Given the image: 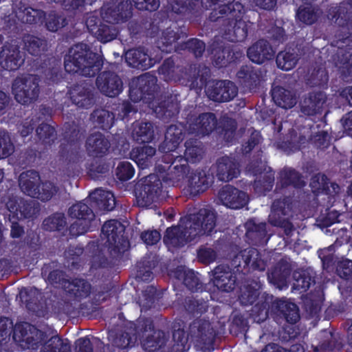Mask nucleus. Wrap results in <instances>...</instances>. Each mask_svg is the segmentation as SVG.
<instances>
[{"label": "nucleus", "mask_w": 352, "mask_h": 352, "mask_svg": "<svg viewBox=\"0 0 352 352\" xmlns=\"http://www.w3.org/2000/svg\"><path fill=\"white\" fill-rule=\"evenodd\" d=\"M155 153V147L144 145L133 148L129 155L130 158L136 163L140 168L144 169L151 165Z\"/></svg>", "instance_id": "79ce46f5"}, {"label": "nucleus", "mask_w": 352, "mask_h": 352, "mask_svg": "<svg viewBox=\"0 0 352 352\" xmlns=\"http://www.w3.org/2000/svg\"><path fill=\"white\" fill-rule=\"evenodd\" d=\"M68 215L76 220L66 229L68 239H76L93 231L92 228L96 223V216L92 209L86 204L80 201L69 208Z\"/></svg>", "instance_id": "1a4fd4ad"}, {"label": "nucleus", "mask_w": 352, "mask_h": 352, "mask_svg": "<svg viewBox=\"0 0 352 352\" xmlns=\"http://www.w3.org/2000/svg\"><path fill=\"white\" fill-rule=\"evenodd\" d=\"M217 222L214 210L201 208L197 213L186 217L183 226H171L166 229L163 242L168 247L180 248L203 235H210Z\"/></svg>", "instance_id": "7ed1b4c3"}, {"label": "nucleus", "mask_w": 352, "mask_h": 352, "mask_svg": "<svg viewBox=\"0 0 352 352\" xmlns=\"http://www.w3.org/2000/svg\"><path fill=\"white\" fill-rule=\"evenodd\" d=\"M292 272V265L285 258H282L272 268L267 274V278L270 283L279 289L287 285V279Z\"/></svg>", "instance_id": "7c9ffc66"}, {"label": "nucleus", "mask_w": 352, "mask_h": 352, "mask_svg": "<svg viewBox=\"0 0 352 352\" xmlns=\"http://www.w3.org/2000/svg\"><path fill=\"white\" fill-rule=\"evenodd\" d=\"M172 77L175 81L194 85L199 77V72L195 65L186 63L185 65H177L176 67V74Z\"/></svg>", "instance_id": "de8ad7c7"}, {"label": "nucleus", "mask_w": 352, "mask_h": 352, "mask_svg": "<svg viewBox=\"0 0 352 352\" xmlns=\"http://www.w3.org/2000/svg\"><path fill=\"white\" fill-rule=\"evenodd\" d=\"M327 96L322 91H313L305 96L300 102V111L304 116H314L321 114Z\"/></svg>", "instance_id": "b1692460"}, {"label": "nucleus", "mask_w": 352, "mask_h": 352, "mask_svg": "<svg viewBox=\"0 0 352 352\" xmlns=\"http://www.w3.org/2000/svg\"><path fill=\"white\" fill-rule=\"evenodd\" d=\"M185 152L183 158L188 162L195 163L199 162L203 153L202 143L195 138H190L185 142Z\"/></svg>", "instance_id": "6e6d98bb"}, {"label": "nucleus", "mask_w": 352, "mask_h": 352, "mask_svg": "<svg viewBox=\"0 0 352 352\" xmlns=\"http://www.w3.org/2000/svg\"><path fill=\"white\" fill-rule=\"evenodd\" d=\"M133 139L138 143H149L154 138V130L152 123L140 122L133 126Z\"/></svg>", "instance_id": "8fccbe9b"}, {"label": "nucleus", "mask_w": 352, "mask_h": 352, "mask_svg": "<svg viewBox=\"0 0 352 352\" xmlns=\"http://www.w3.org/2000/svg\"><path fill=\"white\" fill-rule=\"evenodd\" d=\"M6 206L18 219L33 218L39 212L38 204L32 200H10Z\"/></svg>", "instance_id": "bb28decb"}, {"label": "nucleus", "mask_w": 352, "mask_h": 352, "mask_svg": "<svg viewBox=\"0 0 352 352\" xmlns=\"http://www.w3.org/2000/svg\"><path fill=\"white\" fill-rule=\"evenodd\" d=\"M176 31L171 27L167 28L162 32L161 37L157 41V46L159 49L164 53H171L173 51L179 52L180 44L177 43V41L181 37L182 32H179V28L175 27Z\"/></svg>", "instance_id": "e433bc0d"}, {"label": "nucleus", "mask_w": 352, "mask_h": 352, "mask_svg": "<svg viewBox=\"0 0 352 352\" xmlns=\"http://www.w3.org/2000/svg\"><path fill=\"white\" fill-rule=\"evenodd\" d=\"M322 14L319 8L313 7L311 5L300 6L296 12L297 19L307 25H311L316 23Z\"/></svg>", "instance_id": "4d7b16f0"}, {"label": "nucleus", "mask_w": 352, "mask_h": 352, "mask_svg": "<svg viewBox=\"0 0 352 352\" xmlns=\"http://www.w3.org/2000/svg\"><path fill=\"white\" fill-rule=\"evenodd\" d=\"M315 278L316 274L310 268L295 270L293 273L292 289L300 293L307 292L311 285L315 284Z\"/></svg>", "instance_id": "37998d69"}, {"label": "nucleus", "mask_w": 352, "mask_h": 352, "mask_svg": "<svg viewBox=\"0 0 352 352\" xmlns=\"http://www.w3.org/2000/svg\"><path fill=\"white\" fill-rule=\"evenodd\" d=\"M231 264L236 272L247 274L254 271L264 272L266 262L259 251L254 248L241 250L232 259Z\"/></svg>", "instance_id": "f8f14e48"}, {"label": "nucleus", "mask_w": 352, "mask_h": 352, "mask_svg": "<svg viewBox=\"0 0 352 352\" xmlns=\"http://www.w3.org/2000/svg\"><path fill=\"white\" fill-rule=\"evenodd\" d=\"M151 322V327L145 328V331L140 335L138 340L141 342L143 349L146 352H156L162 348L166 342L165 333L162 330L155 329L154 323L150 318H143Z\"/></svg>", "instance_id": "a211bd4d"}, {"label": "nucleus", "mask_w": 352, "mask_h": 352, "mask_svg": "<svg viewBox=\"0 0 352 352\" xmlns=\"http://www.w3.org/2000/svg\"><path fill=\"white\" fill-rule=\"evenodd\" d=\"M276 308L287 322L294 324L300 320L299 309L295 303L279 300Z\"/></svg>", "instance_id": "3c124183"}, {"label": "nucleus", "mask_w": 352, "mask_h": 352, "mask_svg": "<svg viewBox=\"0 0 352 352\" xmlns=\"http://www.w3.org/2000/svg\"><path fill=\"white\" fill-rule=\"evenodd\" d=\"M91 118L100 128L107 130L111 128L114 122L115 116L112 112L104 109H98L93 111Z\"/></svg>", "instance_id": "338daca9"}, {"label": "nucleus", "mask_w": 352, "mask_h": 352, "mask_svg": "<svg viewBox=\"0 0 352 352\" xmlns=\"http://www.w3.org/2000/svg\"><path fill=\"white\" fill-rule=\"evenodd\" d=\"M188 132L199 138L210 135L214 130L227 143L234 140L237 123L228 116H223L218 122L214 113L205 112L197 116H192L188 121Z\"/></svg>", "instance_id": "39448f33"}, {"label": "nucleus", "mask_w": 352, "mask_h": 352, "mask_svg": "<svg viewBox=\"0 0 352 352\" xmlns=\"http://www.w3.org/2000/svg\"><path fill=\"white\" fill-rule=\"evenodd\" d=\"M327 19L337 24L334 38L327 48V60L338 68L342 78L352 77V0L331 4L327 10Z\"/></svg>", "instance_id": "f257e3e1"}, {"label": "nucleus", "mask_w": 352, "mask_h": 352, "mask_svg": "<svg viewBox=\"0 0 352 352\" xmlns=\"http://www.w3.org/2000/svg\"><path fill=\"white\" fill-rule=\"evenodd\" d=\"M23 348L37 350L47 338V333L28 322L15 326L8 317H0V345L10 340V336Z\"/></svg>", "instance_id": "6e6552de"}, {"label": "nucleus", "mask_w": 352, "mask_h": 352, "mask_svg": "<svg viewBox=\"0 0 352 352\" xmlns=\"http://www.w3.org/2000/svg\"><path fill=\"white\" fill-rule=\"evenodd\" d=\"M127 64L133 68L146 70L152 67L155 61L141 49H131L125 54Z\"/></svg>", "instance_id": "a19ab883"}, {"label": "nucleus", "mask_w": 352, "mask_h": 352, "mask_svg": "<svg viewBox=\"0 0 352 352\" xmlns=\"http://www.w3.org/2000/svg\"><path fill=\"white\" fill-rule=\"evenodd\" d=\"M41 177L38 172L30 170L23 172L19 178V185L22 192L32 198L36 195L37 188H39Z\"/></svg>", "instance_id": "ea45409f"}, {"label": "nucleus", "mask_w": 352, "mask_h": 352, "mask_svg": "<svg viewBox=\"0 0 352 352\" xmlns=\"http://www.w3.org/2000/svg\"><path fill=\"white\" fill-rule=\"evenodd\" d=\"M217 177L222 182H230L236 178L239 173V164L234 157L224 155L219 158L216 163Z\"/></svg>", "instance_id": "c85d7f7f"}, {"label": "nucleus", "mask_w": 352, "mask_h": 352, "mask_svg": "<svg viewBox=\"0 0 352 352\" xmlns=\"http://www.w3.org/2000/svg\"><path fill=\"white\" fill-rule=\"evenodd\" d=\"M217 198L221 205L232 210L241 209L249 201L245 192L230 184H226L219 190Z\"/></svg>", "instance_id": "dca6fc26"}, {"label": "nucleus", "mask_w": 352, "mask_h": 352, "mask_svg": "<svg viewBox=\"0 0 352 352\" xmlns=\"http://www.w3.org/2000/svg\"><path fill=\"white\" fill-rule=\"evenodd\" d=\"M89 197L103 210L112 211L116 207V198L111 191L96 188L89 194Z\"/></svg>", "instance_id": "49530a36"}, {"label": "nucleus", "mask_w": 352, "mask_h": 352, "mask_svg": "<svg viewBox=\"0 0 352 352\" xmlns=\"http://www.w3.org/2000/svg\"><path fill=\"white\" fill-rule=\"evenodd\" d=\"M157 262L150 258H143L137 264V277L142 281H150L153 279V270L156 267Z\"/></svg>", "instance_id": "774afa93"}, {"label": "nucleus", "mask_w": 352, "mask_h": 352, "mask_svg": "<svg viewBox=\"0 0 352 352\" xmlns=\"http://www.w3.org/2000/svg\"><path fill=\"white\" fill-rule=\"evenodd\" d=\"M185 190L189 195L195 197L206 191L209 186L208 178L202 171H190L187 176Z\"/></svg>", "instance_id": "c9c22d12"}, {"label": "nucleus", "mask_w": 352, "mask_h": 352, "mask_svg": "<svg viewBox=\"0 0 352 352\" xmlns=\"http://www.w3.org/2000/svg\"><path fill=\"white\" fill-rule=\"evenodd\" d=\"M47 338V335L46 339L39 346H42L41 352H71L70 344L64 342L58 336H52L49 340Z\"/></svg>", "instance_id": "052dcab7"}, {"label": "nucleus", "mask_w": 352, "mask_h": 352, "mask_svg": "<svg viewBox=\"0 0 352 352\" xmlns=\"http://www.w3.org/2000/svg\"><path fill=\"white\" fill-rule=\"evenodd\" d=\"M188 127L181 122L170 125L165 133L164 140L160 145L159 150L164 153H173L183 141Z\"/></svg>", "instance_id": "393cba45"}, {"label": "nucleus", "mask_w": 352, "mask_h": 352, "mask_svg": "<svg viewBox=\"0 0 352 352\" xmlns=\"http://www.w3.org/2000/svg\"><path fill=\"white\" fill-rule=\"evenodd\" d=\"M110 148V142L100 132L91 133L85 142V148L89 156L102 158L107 155Z\"/></svg>", "instance_id": "cd10ccee"}, {"label": "nucleus", "mask_w": 352, "mask_h": 352, "mask_svg": "<svg viewBox=\"0 0 352 352\" xmlns=\"http://www.w3.org/2000/svg\"><path fill=\"white\" fill-rule=\"evenodd\" d=\"M239 83L250 92L256 91L260 85L261 73L259 69L250 65H243L236 73Z\"/></svg>", "instance_id": "c756f323"}, {"label": "nucleus", "mask_w": 352, "mask_h": 352, "mask_svg": "<svg viewBox=\"0 0 352 352\" xmlns=\"http://www.w3.org/2000/svg\"><path fill=\"white\" fill-rule=\"evenodd\" d=\"M118 4L113 8H109L104 12V18L110 24H118L126 21L132 16V6L131 3H124L122 0H111Z\"/></svg>", "instance_id": "72a5a7b5"}, {"label": "nucleus", "mask_w": 352, "mask_h": 352, "mask_svg": "<svg viewBox=\"0 0 352 352\" xmlns=\"http://www.w3.org/2000/svg\"><path fill=\"white\" fill-rule=\"evenodd\" d=\"M64 290L76 300L88 297L91 292V285L83 278H75L65 280L63 283Z\"/></svg>", "instance_id": "f704fd0d"}, {"label": "nucleus", "mask_w": 352, "mask_h": 352, "mask_svg": "<svg viewBox=\"0 0 352 352\" xmlns=\"http://www.w3.org/2000/svg\"><path fill=\"white\" fill-rule=\"evenodd\" d=\"M41 73L48 85L57 84L62 79L61 64L54 57H47L41 65Z\"/></svg>", "instance_id": "473e14b6"}, {"label": "nucleus", "mask_w": 352, "mask_h": 352, "mask_svg": "<svg viewBox=\"0 0 352 352\" xmlns=\"http://www.w3.org/2000/svg\"><path fill=\"white\" fill-rule=\"evenodd\" d=\"M298 60V54L295 50L290 48L279 52L276 57L277 67L285 71H289L295 67Z\"/></svg>", "instance_id": "5fc2aeb1"}, {"label": "nucleus", "mask_w": 352, "mask_h": 352, "mask_svg": "<svg viewBox=\"0 0 352 352\" xmlns=\"http://www.w3.org/2000/svg\"><path fill=\"white\" fill-rule=\"evenodd\" d=\"M184 306L186 311L191 316H201L207 312L208 304L204 299H197L192 296H187L184 299Z\"/></svg>", "instance_id": "bf43d9fd"}, {"label": "nucleus", "mask_w": 352, "mask_h": 352, "mask_svg": "<svg viewBox=\"0 0 352 352\" xmlns=\"http://www.w3.org/2000/svg\"><path fill=\"white\" fill-rule=\"evenodd\" d=\"M212 272L213 284L219 290L230 292L234 289L237 278L234 269L228 265H219Z\"/></svg>", "instance_id": "4be33fe9"}, {"label": "nucleus", "mask_w": 352, "mask_h": 352, "mask_svg": "<svg viewBox=\"0 0 352 352\" xmlns=\"http://www.w3.org/2000/svg\"><path fill=\"white\" fill-rule=\"evenodd\" d=\"M80 127L75 124L65 126L63 142L58 151L60 160L67 164H76L80 160Z\"/></svg>", "instance_id": "9b49d317"}, {"label": "nucleus", "mask_w": 352, "mask_h": 352, "mask_svg": "<svg viewBox=\"0 0 352 352\" xmlns=\"http://www.w3.org/2000/svg\"><path fill=\"white\" fill-rule=\"evenodd\" d=\"M249 170L254 176L261 175V177L254 182V189L256 191L265 194L272 190L274 184V172L270 167L267 170L265 168V172H263L261 167L256 166L255 164H250Z\"/></svg>", "instance_id": "2f4dec72"}, {"label": "nucleus", "mask_w": 352, "mask_h": 352, "mask_svg": "<svg viewBox=\"0 0 352 352\" xmlns=\"http://www.w3.org/2000/svg\"><path fill=\"white\" fill-rule=\"evenodd\" d=\"M173 276L178 280H182L186 287L192 292L202 290V283L192 270H186L184 266H178L173 272Z\"/></svg>", "instance_id": "4c0bfd02"}, {"label": "nucleus", "mask_w": 352, "mask_h": 352, "mask_svg": "<svg viewBox=\"0 0 352 352\" xmlns=\"http://www.w3.org/2000/svg\"><path fill=\"white\" fill-rule=\"evenodd\" d=\"M69 96L72 102L80 108L89 109L95 103L92 87L85 80L74 85Z\"/></svg>", "instance_id": "5701e85b"}, {"label": "nucleus", "mask_w": 352, "mask_h": 352, "mask_svg": "<svg viewBox=\"0 0 352 352\" xmlns=\"http://www.w3.org/2000/svg\"><path fill=\"white\" fill-rule=\"evenodd\" d=\"M36 136L45 148L50 147L57 138L55 128L47 123H41L36 128Z\"/></svg>", "instance_id": "13d9d810"}, {"label": "nucleus", "mask_w": 352, "mask_h": 352, "mask_svg": "<svg viewBox=\"0 0 352 352\" xmlns=\"http://www.w3.org/2000/svg\"><path fill=\"white\" fill-rule=\"evenodd\" d=\"M305 182L302 175L294 168H284L280 172L278 181L276 184L275 191L280 188V192L284 193L285 189L289 186L294 188H302Z\"/></svg>", "instance_id": "58836bf2"}, {"label": "nucleus", "mask_w": 352, "mask_h": 352, "mask_svg": "<svg viewBox=\"0 0 352 352\" xmlns=\"http://www.w3.org/2000/svg\"><path fill=\"white\" fill-rule=\"evenodd\" d=\"M271 94L274 103L283 109H291L296 104L295 95L281 86L272 87Z\"/></svg>", "instance_id": "a18cd8bd"}, {"label": "nucleus", "mask_w": 352, "mask_h": 352, "mask_svg": "<svg viewBox=\"0 0 352 352\" xmlns=\"http://www.w3.org/2000/svg\"><path fill=\"white\" fill-rule=\"evenodd\" d=\"M208 97L214 102H226L233 100L238 94V87L231 80H216L207 85Z\"/></svg>", "instance_id": "2eb2a0df"}, {"label": "nucleus", "mask_w": 352, "mask_h": 352, "mask_svg": "<svg viewBox=\"0 0 352 352\" xmlns=\"http://www.w3.org/2000/svg\"><path fill=\"white\" fill-rule=\"evenodd\" d=\"M157 82V77L150 73L133 78L129 85V98L134 102L142 101L151 106L155 111L159 108L160 111L165 114L170 111L169 108L174 104L171 95L159 94L160 87Z\"/></svg>", "instance_id": "20e7f679"}, {"label": "nucleus", "mask_w": 352, "mask_h": 352, "mask_svg": "<svg viewBox=\"0 0 352 352\" xmlns=\"http://www.w3.org/2000/svg\"><path fill=\"white\" fill-rule=\"evenodd\" d=\"M261 287L262 284L258 279L248 280L247 284L241 288L239 296L241 304L245 306L253 305L260 295Z\"/></svg>", "instance_id": "c03bdc74"}, {"label": "nucleus", "mask_w": 352, "mask_h": 352, "mask_svg": "<svg viewBox=\"0 0 352 352\" xmlns=\"http://www.w3.org/2000/svg\"><path fill=\"white\" fill-rule=\"evenodd\" d=\"M119 30L116 25L103 22L95 31L93 36L100 42L107 43L116 39Z\"/></svg>", "instance_id": "680f3d73"}, {"label": "nucleus", "mask_w": 352, "mask_h": 352, "mask_svg": "<svg viewBox=\"0 0 352 352\" xmlns=\"http://www.w3.org/2000/svg\"><path fill=\"white\" fill-rule=\"evenodd\" d=\"M23 49L30 54L37 56L47 47V41L32 34L23 36Z\"/></svg>", "instance_id": "864d4df0"}, {"label": "nucleus", "mask_w": 352, "mask_h": 352, "mask_svg": "<svg viewBox=\"0 0 352 352\" xmlns=\"http://www.w3.org/2000/svg\"><path fill=\"white\" fill-rule=\"evenodd\" d=\"M25 54L20 50L17 41L6 42L0 52V65L8 71H16L23 65Z\"/></svg>", "instance_id": "f3484780"}, {"label": "nucleus", "mask_w": 352, "mask_h": 352, "mask_svg": "<svg viewBox=\"0 0 352 352\" xmlns=\"http://www.w3.org/2000/svg\"><path fill=\"white\" fill-rule=\"evenodd\" d=\"M39 76L28 74L20 79H16L12 85V91L16 100L22 104H29L35 102L40 94Z\"/></svg>", "instance_id": "ddd939ff"}, {"label": "nucleus", "mask_w": 352, "mask_h": 352, "mask_svg": "<svg viewBox=\"0 0 352 352\" xmlns=\"http://www.w3.org/2000/svg\"><path fill=\"white\" fill-rule=\"evenodd\" d=\"M19 297L21 303L28 310L36 312L39 309L40 300L38 291L36 288H23L20 290Z\"/></svg>", "instance_id": "603ef678"}, {"label": "nucleus", "mask_w": 352, "mask_h": 352, "mask_svg": "<svg viewBox=\"0 0 352 352\" xmlns=\"http://www.w3.org/2000/svg\"><path fill=\"white\" fill-rule=\"evenodd\" d=\"M160 29V21L151 17L131 20L128 23L129 34L133 38L140 36L153 38L158 34Z\"/></svg>", "instance_id": "6ab92c4d"}, {"label": "nucleus", "mask_w": 352, "mask_h": 352, "mask_svg": "<svg viewBox=\"0 0 352 352\" xmlns=\"http://www.w3.org/2000/svg\"><path fill=\"white\" fill-rule=\"evenodd\" d=\"M292 195H283L280 199L274 200L272 204V212L274 215H277L279 219L288 216L292 210Z\"/></svg>", "instance_id": "0e129e2a"}, {"label": "nucleus", "mask_w": 352, "mask_h": 352, "mask_svg": "<svg viewBox=\"0 0 352 352\" xmlns=\"http://www.w3.org/2000/svg\"><path fill=\"white\" fill-rule=\"evenodd\" d=\"M67 224L66 217L62 212H54L46 217L42 223V228L45 231H62Z\"/></svg>", "instance_id": "e2e57ef3"}, {"label": "nucleus", "mask_w": 352, "mask_h": 352, "mask_svg": "<svg viewBox=\"0 0 352 352\" xmlns=\"http://www.w3.org/2000/svg\"><path fill=\"white\" fill-rule=\"evenodd\" d=\"M12 10L18 20L23 23H43L45 16V12L32 8L28 5L25 0H13Z\"/></svg>", "instance_id": "aec40b11"}, {"label": "nucleus", "mask_w": 352, "mask_h": 352, "mask_svg": "<svg viewBox=\"0 0 352 352\" xmlns=\"http://www.w3.org/2000/svg\"><path fill=\"white\" fill-rule=\"evenodd\" d=\"M124 226L116 219L106 221L102 227V234L107 239V246L112 259L121 258L129 247L128 238L124 236Z\"/></svg>", "instance_id": "9d476101"}, {"label": "nucleus", "mask_w": 352, "mask_h": 352, "mask_svg": "<svg viewBox=\"0 0 352 352\" xmlns=\"http://www.w3.org/2000/svg\"><path fill=\"white\" fill-rule=\"evenodd\" d=\"M306 138L305 135L298 134L296 130L292 129L285 137L283 142V146L292 152H296L301 149L302 146L305 144Z\"/></svg>", "instance_id": "69168bd1"}, {"label": "nucleus", "mask_w": 352, "mask_h": 352, "mask_svg": "<svg viewBox=\"0 0 352 352\" xmlns=\"http://www.w3.org/2000/svg\"><path fill=\"white\" fill-rule=\"evenodd\" d=\"M43 21L46 29L52 32H56L59 30L68 25L69 21L63 12L56 10H50L45 12V16Z\"/></svg>", "instance_id": "09e8293b"}, {"label": "nucleus", "mask_w": 352, "mask_h": 352, "mask_svg": "<svg viewBox=\"0 0 352 352\" xmlns=\"http://www.w3.org/2000/svg\"><path fill=\"white\" fill-rule=\"evenodd\" d=\"M96 83L100 91L110 98L118 96L123 89L122 79L116 73L111 71L99 74Z\"/></svg>", "instance_id": "412c9836"}, {"label": "nucleus", "mask_w": 352, "mask_h": 352, "mask_svg": "<svg viewBox=\"0 0 352 352\" xmlns=\"http://www.w3.org/2000/svg\"><path fill=\"white\" fill-rule=\"evenodd\" d=\"M275 53L276 50L273 48L267 40L264 38L258 39L247 50V56L249 59L258 65L272 60L274 58Z\"/></svg>", "instance_id": "a878e982"}, {"label": "nucleus", "mask_w": 352, "mask_h": 352, "mask_svg": "<svg viewBox=\"0 0 352 352\" xmlns=\"http://www.w3.org/2000/svg\"><path fill=\"white\" fill-rule=\"evenodd\" d=\"M103 66L102 56L94 52L89 45L78 43L69 48L64 58V67L67 73L85 77H94Z\"/></svg>", "instance_id": "423d86ee"}, {"label": "nucleus", "mask_w": 352, "mask_h": 352, "mask_svg": "<svg viewBox=\"0 0 352 352\" xmlns=\"http://www.w3.org/2000/svg\"><path fill=\"white\" fill-rule=\"evenodd\" d=\"M151 322L147 319H138L136 322H132L126 327L124 331L116 333L115 335L109 334V340L113 346L124 349L132 347L140 338L141 333L145 331V328L149 327Z\"/></svg>", "instance_id": "4468645a"}, {"label": "nucleus", "mask_w": 352, "mask_h": 352, "mask_svg": "<svg viewBox=\"0 0 352 352\" xmlns=\"http://www.w3.org/2000/svg\"><path fill=\"white\" fill-rule=\"evenodd\" d=\"M157 174H150L136 184L134 192L141 207H149L157 198L162 182L168 186H179L190 173V166L182 155L164 153L155 167Z\"/></svg>", "instance_id": "f03ea898"}, {"label": "nucleus", "mask_w": 352, "mask_h": 352, "mask_svg": "<svg viewBox=\"0 0 352 352\" xmlns=\"http://www.w3.org/2000/svg\"><path fill=\"white\" fill-rule=\"evenodd\" d=\"M216 336L208 320L197 318L190 324L187 333L183 329L173 331L171 349L173 352H184L189 339L201 350L213 349Z\"/></svg>", "instance_id": "0eeeda50"}]
</instances>
